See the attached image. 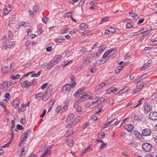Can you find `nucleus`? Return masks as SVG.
Wrapping results in <instances>:
<instances>
[{"mask_svg": "<svg viewBox=\"0 0 157 157\" xmlns=\"http://www.w3.org/2000/svg\"><path fill=\"white\" fill-rule=\"evenodd\" d=\"M53 91L52 86L50 85L46 90L44 93L43 94V97L41 98V100L43 101L47 100L49 97L51 95Z\"/></svg>", "mask_w": 157, "mask_h": 157, "instance_id": "1", "label": "nucleus"}, {"mask_svg": "<svg viewBox=\"0 0 157 157\" xmlns=\"http://www.w3.org/2000/svg\"><path fill=\"white\" fill-rule=\"evenodd\" d=\"M72 89V88L69 84L67 83L63 86L62 89V92L64 94H68Z\"/></svg>", "mask_w": 157, "mask_h": 157, "instance_id": "2", "label": "nucleus"}, {"mask_svg": "<svg viewBox=\"0 0 157 157\" xmlns=\"http://www.w3.org/2000/svg\"><path fill=\"white\" fill-rule=\"evenodd\" d=\"M142 148L146 152H150L152 150V146L150 143H146L143 144Z\"/></svg>", "mask_w": 157, "mask_h": 157, "instance_id": "3", "label": "nucleus"}, {"mask_svg": "<svg viewBox=\"0 0 157 157\" xmlns=\"http://www.w3.org/2000/svg\"><path fill=\"white\" fill-rule=\"evenodd\" d=\"M104 101L103 98H99L98 97H96L94 101L92 102V104L90 105L92 108L96 107L100 104L102 101Z\"/></svg>", "mask_w": 157, "mask_h": 157, "instance_id": "4", "label": "nucleus"}, {"mask_svg": "<svg viewBox=\"0 0 157 157\" xmlns=\"http://www.w3.org/2000/svg\"><path fill=\"white\" fill-rule=\"evenodd\" d=\"M15 41H10L6 43L2 47V48L7 49V48H10L14 47L15 45Z\"/></svg>", "mask_w": 157, "mask_h": 157, "instance_id": "5", "label": "nucleus"}, {"mask_svg": "<svg viewBox=\"0 0 157 157\" xmlns=\"http://www.w3.org/2000/svg\"><path fill=\"white\" fill-rule=\"evenodd\" d=\"M149 117L150 119L153 121L157 120V112H151L149 114Z\"/></svg>", "mask_w": 157, "mask_h": 157, "instance_id": "6", "label": "nucleus"}, {"mask_svg": "<svg viewBox=\"0 0 157 157\" xmlns=\"http://www.w3.org/2000/svg\"><path fill=\"white\" fill-rule=\"evenodd\" d=\"M151 109V107L150 104L146 102L144 106V112L146 113L150 112Z\"/></svg>", "mask_w": 157, "mask_h": 157, "instance_id": "7", "label": "nucleus"}, {"mask_svg": "<svg viewBox=\"0 0 157 157\" xmlns=\"http://www.w3.org/2000/svg\"><path fill=\"white\" fill-rule=\"evenodd\" d=\"M151 134L150 129L147 128H144L142 131V135L144 136H149Z\"/></svg>", "mask_w": 157, "mask_h": 157, "instance_id": "8", "label": "nucleus"}, {"mask_svg": "<svg viewBox=\"0 0 157 157\" xmlns=\"http://www.w3.org/2000/svg\"><path fill=\"white\" fill-rule=\"evenodd\" d=\"M9 68L7 67H2V70L3 74L5 75L6 74H8L9 73H11L12 72L14 71L12 70L9 71Z\"/></svg>", "mask_w": 157, "mask_h": 157, "instance_id": "9", "label": "nucleus"}, {"mask_svg": "<svg viewBox=\"0 0 157 157\" xmlns=\"http://www.w3.org/2000/svg\"><path fill=\"white\" fill-rule=\"evenodd\" d=\"M91 94L90 93H85L84 94L82 95L81 97V98H83L84 99L82 100V101L83 100H85L87 99H91L93 98L92 97H91L90 95Z\"/></svg>", "mask_w": 157, "mask_h": 157, "instance_id": "10", "label": "nucleus"}, {"mask_svg": "<svg viewBox=\"0 0 157 157\" xmlns=\"http://www.w3.org/2000/svg\"><path fill=\"white\" fill-rule=\"evenodd\" d=\"M31 84L30 82L26 80L22 82L21 85L23 87L28 88L31 86Z\"/></svg>", "mask_w": 157, "mask_h": 157, "instance_id": "11", "label": "nucleus"}, {"mask_svg": "<svg viewBox=\"0 0 157 157\" xmlns=\"http://www.w3.org/2000/svg\"><path fill=\"white\" fill-rule=\"evenodd\" d=\"M124 128L128 131L132 132L134 128V126L132 124H128L124 126Z\"/></svg>", "mask_w": 157, "mask_h": 157, "instance_id": "12", "label": "nucleus"}, {"mask_svg": "<svg viewBox=\"0 0 157 157\" xmlns=\"http://www.w3.org/2000/svg\"><path fill=\"white\" fill-rule=\"evenodd\" d=\"M52 152V151L51 150H48V148H46L44 153L42 155L41 157H45V155L47 156H49L51 154Z\"/></svg>", "mask_w": 157, "mask_h": 157, "instance_id": "13", "label": "nucleus"}, {"mask_svg": "<svg viewBox=\"0 0 157 157\" xmlns=\"http://www.w3.org/2000/svg\"><path fill=\"white\" fill-rule=\"evenodd\" d=\"M133 134L136 138L139 139H141L142 138V135L138 131L135 130L133 132Z\"/></svg>", "mask_w": 157, "mask_h": 157, "instance_id": "14", "label": "nucleus"}, {"mask_svg": "<svg viewBox=\"0 0 157 157\" xmlns=\"http://www.w3.org/2000/svg\"><path fill=\"white\" fill-rule=\"evenodd\" d=\"M20 100L19 99L14 100L13 102V105L15 109H17L19 106Z\"/></svg>", "mask_w": 157, "mask_h": 157, "instance_id": "15", "label": "nucleus"}, {"mask_svg": "<svg viewBox=\"0 0 157 157\" xmlns=\"http://www.w3.org/2000/svg\"><path fill=\"white\" fill-rule=\"evenodd\" d=\"M75 117V115L73 113L69 114L67 117L66 122L68 123V122L73 120Z\"/></svg>", "mask_w": 157, "mask_h": 157, "instance_id": "16", "label": "nucleus"}, {"mask_svg": "<svg viewBox=\"0 0 157 157\" xmlns=\"http://www.w3.org/2000/svg\"><path fill=\"white\" fill-rule=\"evenodd\" d=\"M110 119H108L107 120L104 126V128H106L109 124H111L113 122L115 121L116 119H115L114 120H111V121H110L109 120Z\"/></svg>", "mask_w": 157, "mask_h": 157, "instance_id": "17", "label": "nucleus"}, {"mask_svg": "<svg viewBox=\"0 0 157 157\" xmlns=\"http://www.w3.org/2000/svg\"><path fill=\"white\" fill-rule=\"evenodd\" d=\"M29 23L28 22H22L19 23V26L17 28V29H19L20 27L23 26L24 27H26L28 26L29 25Z\"/></svg>", "mask_w": 157, "mask_h": 157, "instance_id": "18", "label": "nucleus"}, {"mask_svg": "<svg viewBox=\"0 0 157 157\" xmlns=\"http://www.w3.org/2000/svg\"><path fill=\"white\" fill-rule=\"evenodd\" d=\"M131 118L133 121H138L139 119L138 116L136 114H132L131 115Z\"/></svg>", "mask_w": 157, "mask_h": 157, "instance_id": "19", "label": "nucleus"}, {"mask_svg": "<svg viewBox=\"0 0 157 157\" xmlns=\"http://www.w3.org/2000/svg\"><path fill=\"white\" fill-rule=\"evenodd\" d=\"M8 85L7 82H4L1 84L0 88L2 90H4L8 87Z\"/></svg>", "mask_w": 157, "mask_h": 157, "instance_id": "20", "label": "nucleus"}, {"mask_svg": "<svg viewBox=\"0 0 157 157\" xmlns=\"http://www.w3.org/2000/svg\"><path fill=\"white\" fill-rule=\"evenodd\" d=\"M88 27V25L85 23H82L79 25V27L83 30L87 28Z\"/></svg>", "mask_w": 157, "mask_h": 157, "instance_id": "21", "label": "nucleus"}, {"mask_svg": "<svg viewBox=\"0 0 157 157\" xmlns=\"http://www.w3.org/2000/svg\"><path fill=\"white\" fill-rule=\"evenodd\" d=\"M98 143H100L101 144L99 147V149H101L104 148V146L105 145V144L102 140H98Z\"/></svg>", "mask_w": 157, "mask_h": 157, "instance_id": "22", "label": "nucleus"}, {"mask_svg": "<svg viewBox=\"0 0 157 157\" xmlns=\"http://www.w3.org/2000/svg\"><path fill=\"white\" fill-rule=\"evenodd\" d=\"M42 72V70H40L38 72L36 73H33L31 75V77H38L40 76V74Z\"/></svg>", "mask_w": 157, "mask_h": 157, "instance_id": "23", "label": "nucleus"}, {"mask_svg": "<svg viewBox=\"0 0 157 157\" xmlns=\"http://www.w3.org/2000/svg\"><path fill=\"white\" fill-rule=\"evenodd\" d=\"M109 54L106 51L103 55L102 58L103 59L105 58L106 60H107L110 57V56H108Z\"/></svg>", "mask_w": 157, "mask_h": 157, "instance_id": "24", "label": "nucleus"}, {"mask_svg": "<svg viewBox=\"0 0 157 157\" xmlns=\"http://www.w3.org/2000/svg\"><path fill=\"white\" fill-rule=\"evenodd\" d=\"M54 58L55 59H56V61L57 62H58L60 61L62 58V56L60 55H56V56Z\"/></svg>", "mask_w": 157, "mask_h": 157, "instance_id": "25", "label": "nucleus"}, {"mask_svg": "<svg viewBox=\"0 0 157 157\" xmlns=\"http://www.w3.org/2000/svg\"><path fill=\"white\" fill-rule=\"evenodd\" d=\"M67 125V127L68 128H71L75 124V122H74V120L72 122H68Z\"/></svg>", "mask_w": 157, "mask_h": 157, "instance_id": "26", "label": "nucleus"}, {"mask_svg": "<svg viewBox=\"0 0 157 157\" xmlns=\"http://www.w3.org/2000/svg\"><path fill=\"white\" fill-rule=\"evenodd\" d=\"M133 26V25L131 24V21L130 20L128 22H127L126 25V27L127 28L129 29L132 28Z\"/></svg>", "mask_w": 157, "mask_h": 157, "instance_id": "27", "label": "nucleus"}, {"mask_svg": "<svg viewBox=\"0 0 157 157\" xmlns=\"http://www.w3.org/2000/svg\"><path fill=\"white\" fill-rule=\"evenodd\" d=\"M33 64L31 63H25L23 65V67L25 68H29L30 67H32Z\"/></svg>", "mask_w": 157, "mask_h": 157, "instance_id": "28", "label": "nucleus"}, {"mask_svg": "<svg viewBox=\"0 0 157 157\" xmlns=\"http://www.w3.org/2000/svg\"><path fill=\"white\" fill-rule=\"evenodd\" d=\"M145 32H146V31H143V30H140L137 32L133 33L134 34H133V33H132V36H135L137 34H140V33H143Z\"/></svg>", "mask_w": 157, "mask_h": 157, "instance_id": "29", "label": "nucleus"}, {"mask_svg": "<svg viewBox=\"0 0 157 157\" xmlns=\"http://www.w3.org/2000/svg\"><path fill=\"white\" fill-rule=\"evenodd\" d=\"M68 140L67 141L68 146L69 147L72 146L74 144V141L72 140Z\"/></svg>", "mask_w": 157, "mask_h": 157, "instance_id": "30", "label": "nucleus"}, {"mask_svg": "<svg viewBox=\"0 0 157 157\" xmlns=\"http://www.w3.org/2000/svg\"><path fill=\"white\" fill-rule=\"evenodd\" d=\"M106 46L105 45H102L98 47V50L100 52H103L104 50L106 48Z\"/></svg>", "mask_w": 157, "mask_h": 157, "instance_id": "31", "label": "nucleus"}, {"mask_svg": "<svg viewBox=\"0 0 157 157\" xmlns=\"http://www.w3.org/2000/svg\"><path fill=\"white\" fill-rule=\"evenodd\" d=\"M20 75L17 74L15 75H12L10 76V78L13 80H16L19 78L20 77Z\"/></svg>", "mask_w": 157, "mask_h": 157, "instance_id": "32", "label": "nucleus"}, {"mask_svg": "<svg viewBox=\"0 0 157 157\" xmlns=\"http://www.w3.org/2000/svg\"><path fill=\"white\" fill-rule=\"evenodd\" d=\"M91 58H87L86 59H83L84 60L83 63L86 65L89 64L91 62L90 60Z\"/></svg>", "mask_w": 157, "mask_h": 157, "instance_id": "33", "label": "nucleus"}, {"mask_svg": "<svg viewBox=\"0 0 157 157\" xmlns=\"http://www.w3.org/2000/svg\"><path fill=\"white\" fill-rule=\"evenodd\" d=\"M91 55L92 54L90 52H89L88 53L85 55L83 56V59H86L87 58H91L90 57Z\"/></svg>", "mask_w": 157, "mask_h": 157, "instance_id": "34", "label": "nucleus"}, {"mask_svg": "<svg viewBox=\"0 0 157 157\" xmlns=\"http://www.w3.org/2000/svg\"><path fill=\"white\" fill-rule=\"evenodd\" d=\"M69 84L72 87V89H74L75 86L76 84V83L75 81H71L70 83H69Z\"/></svg>", "mask_w": 157, "mask_h": 157, "instance_id": "35", "label": "nucleus"}, {"mask_svg": "<svg viewBox=\"0 0 157 157\" xmlns=\"http://www.w3.org/2000/svg\"><path fill=\"white\" fill-rule=\"evenodd\" d=\"M68 29L67 27H65L63 28V29L61 30L60 32L61 34H64L66 33L68 31Z\"/></svg>", "mask_w": 157, "mask_h": 157, "instance_id": "36", "label": "nucleus"}, {"mask_svg": "<svg viewBox=\"0 0 157 157\" xmlns=\"http://www.w3.org/2000/svg\"><path fill=\"white\" fill-rule=\"evenodd\" d=\"M7 35L8 37L10 38H11L13 36V34L10 30H8L7 31Z\"/></svg>", "mask_w": 157, "mask_h": 157, "instance_id": "37", "label": "nucleus"}, {"mask_svg": "<svg viewBox=\"0 0 157 157\" xmlns=\"http://www.w3.org/2000/svg\"><path fill=\"white\" fill-rule=\"evenodd\" d=\"M74 11H72L69 13H66L64 14V16L65 17H70V15H72L74 14Z\"/></svg>", "mask_w": 157, "mask_h": 157, "instance_id": "38", "label": "nucleus"}, {"mask_svg": "<svg viewBox=\"0 0 157 157\" xmlns=\"http://www.w3.org/2000/svg\"><path fill=\"white\" fill-rule=\"evenodd\" d=\"M42 96H43V94L42 93H40L36 94L35 98L37 99H38L40 98Z\"/></svg>", "mask_w": 157, "mask_h": 157, "instance_id": "39", "label": "nucleus"}, {"mask_svg": "<svg viewBox=\"0 0 157 157\" xmlns=\"http://www.w3.org/2000/svg\"><path fill=\"white\" fill-rule=\"evenodd\" d=\"M10 10H8L7 8H6L4 9L2 14L3 15H6L9 13Z\"/></svg>", "mask_w": 157, "mask_h": 157, "instance_id": "40", "label": "nucleus"}, {"mask_svg": "<svg viewBox=\"0 0 157 157\" xmlns=\"http://www.w3.org/2000/svg\"><path fill=\"white\" fill-rule=\"evenodd\" d=\"M82 117L78 116L74 120V122H75V123L76 124L77 122H78L79 121H80Z\"/></svg>", "mask_w": 157, "mask_h": 157, "instance_id": "41", "label": "nucleus"}, {"mask_svg": "<svg viewBox=\"0 0 157 157\" xmlns=\"http://www.w3.org/2000/svg\"><path fill=\"white\" fill-rule=\"evenodd\" d=\"M102 87L101 86V85H99L97 86L95 88L94 90L95 91H97L100 90L102 89Z\"/></svg>", "mask_w": 157, "mask_h": 157, "instance_id": "42", "label": "nucleus"}, {"mask_svg": "<svg viewBox=\"0 0 157 157\" xmlns=\"http://www.w3.org/2000/svg\"><path fill=\"white\" fill-rule=\"evenodd\" d=\"M39 6L38 5H35L33 6V9L34 12H36L39 10Z\"/></svg>", "mask_w": 157, "mask_h": 157, "instance_id": "43", "label": "nucleus"}, {"mask_svg": "<svg viewBox=\"0 0 157 157\" xmlns=\"http://www.w3.org/2000/svg\"><path fill=\"white\" fill-rule=\"evenodd\" d=\"M61 109L62 107H61V106H58L56 109L55 111L56 113H59L61 110L63 111V110H62Z\"/></svg>", "mask_w": 157, "mask_h": 157, "instance_id": "44", "label": "nucleus"}, {"mask_svg": "<svg viewBox=\"0 0 157 157\" xmlns=\"http://www.w3.org/2000/svg\"><path fill=\"white\" fill-rule=\"evenodd\" d=\"M141 82H138L137 84H136V87H137L138 86H139V87H137L139 89H140V90L142 89L143 88V86H141Z\"/></svg>", "mask_w": 157, "mask_h": 157, "instance_id": "45", "label": "nucleus"}, {"mask_svg": "<svg viewBox=\"0 0 157 157\" xmlns=\"http://www.w3.org/2000/svg\"><path fill=\"white\" fill-rule=\"evenodd\" d=\"M105 135V133L104 132H103L100 133V135H98V137L100 139H102L104 137Z\"/></svg>", "mask_w": 157, "mask_h": 157, "instance_id": "46", "label": "nucleus"}, {"mask_svg": "<svg viewBox=\"0 0 157 157\" xmlns=\"http://www.w3.org/2000/svg\"><path fill=\"white\" fill-rule=\"evenodd\" d=\"M108 17H105L104 18H103L101 19V23H102L103 22H104L107 21L109 20Z\"/></svg>", "mask_w": 157, "mask_h": 157, "instance_id": "47", "label": "nucleus"}, {"mask_svg": "<svg viewBox=\"0 0 157 157\" xmlns=\"http://www.w3.org/2000/svg\"><path fill=\"white\" fill-rule=\"evenodd\" d=\"M57 62L56 61V59L54 58L51 61L50 63L52 65V66L55 65L57 63Z\"/></svg>", "mask_w": 157, "mask_h": 157, "instance_id": "48", "label": "nucleus"}, {"mask_svg": "<svg viewBox=\"0 0 157 157\" xmlns=\"http://www.w3.org/2000/svg\"><path fill=\"white\" fill-rule=\"evenodd\" d=\"M49 19V18L48 17H43L42 18V20L43 22L44 23H46L47 22L48 20Z\"/></svg>", "mask_w": 157, "mask_h": 157, "instance_id": "49", "label": "nucleus"}, {"mask_svg": "<svg viewBox=\"0 0 157 157\" xmlns=\"http://www.w3.org/2000/svg\"><path fill=\"white\" fill-rule=\"evenodd\" d=\"M30 104L29 102L28 101L26 104H22V107L24 108V109H25L26 107L27 106H29Z\"/></svg>", "mask_w": 157, "mask_h": 157, "instance_id": "50", "label": "nucleus"}, {"mask_svg": "<svg viewBox=\"0 0 157 157\" xmlns=\"http://www.w3.org/2000/svg\"><path fill=\"white\" fill-rule=\"evenodd\" d=\"M46 112V110L45 109H44L43 110V111L42 113L40 115V117L41 118H43L44 117V116L45 115Z\"/></svg>", "mask_w": 157, "mask_h": 157, "instance_id": "51", "label": "nucleus"}, {"mask_svg": "<svg viewBox=\"0 0 157 157\" xmlns=\"http://www.w3.org/2000/svg\"><path fill=\"white\" fill-rule=\"evenodd\" d=\"M55 99H53L51 100L49 102V105H50L51 106L53 105L55 103Z\"/></svg>", "mask_w": 157, "mask_h": 157, "instance_id": "52", "label": "nucleus"}, {"mask_svg": "<svg viewBox=\"0 0 157 157\" xmlns=\"http://www.w3.org/2000/svg\"><path fill=\"white\" fill-rule=\"evenodd\" d=\"M35 72V71H31L30 72H29L26 73L25 75H23V77L27 76H28L30 75H32L33 73H34Z\"/></svg>", "mask_w": 157, "mask_h": 157, "instance_id": "53", "label": "nucleus"}, {"mask_svg": "<svg viewBox=\"0 0 157 157\" xmlns=\"http://www.w3.org/2000/svg\"><path fill=\"white\" fill-rule=\"evenodd\" d=\"M116 49V48H111L110 49L108 50V51H106V52H107L108 54H109L110 53H111L112 52L114 51Z\"/></svg>", "mask_w": 157, "mask_h": 157, "instance_id": "54", "label": "nucleus"}, {"mask_svg": "<svg viewBox=\"0 0 157 157\" xmlns=\"http://www.w3.org/2000/svg\"><path fill=\"white\" fill-rule=\"evenodd\" d=\"M109 30L110 32L113 33L116 32L115 29L113 27H111L109 28Z\"/></svg>", "mask_w": 157, "mask_h": 157, "instance_id": "55", "label": "nucleus"}, {"mask_svg": "<svg viewBox=\"0 0 157 157\" xmlns=\"http://www.w3.org/2000/svg\"><path fill=\"white\" fill-rule=\"evenodd\" d=\"M12 141L11 140H9V141L6 144H5L3 146V147H7L9 145L11 144Z\"/></svg>", "mask_w": 157, "mask_h": 157, "instance_id": "56", "label": "nucleus"}, {"mask_svg": "<svg viewBox=\"0 0 157 157\" xmlns=\"http://www.w3.org/2000/svg\"><path fill=\"white\" fill-rule=\"evenodd\" d=\"M122 68H116L115 69V72L116 73H118L120 72Z\"/></svg>", "mask_w": 157, "mask_h": 157, "instance_id": "57", "label": "nucleus"}, {"mask_svg": "<svg viewBox=\"0 0 157 157\" xmlns=\"http://www.w3.org/2000/svg\"><path fill=\"white\" fill-rule=\"evenodd\" d=\"M78 1V0H69V3L71 4H74L77 2Z\"/></svg>", "mask_w": 157, "mask_h": 157, "instance_id": "58", "label": "nucleus"}, {"mask_svg": "<svg viewBox=\"0 0 157 157\" xmlns=\"http://www.w3.org/2000/svg\"><path fill=\"white\" fill-rule=\"evenodd\" d=\"M96 69L97 68L95 67H94L90 69V71L92 73H94L96 71Z\"/></svg>", "mask_w": 157, "mask_h": 157, "instance_id": "59", "label": "nucleus"}, {"mask_svg": "<svg viewBox=\"0 0 157 157\" xmlns=\"http://www.w3.org/2000/svg\"><path fill=\"white\" fill-rule=\"evenodd\" d=\"M151 44L152 45H157V40H154L153 41H151L150 42Z\"/></svg>", "mask_w": 157, "mask_h": 157, "instance_id": "60", "label": "nucleus"}, {"mask_svg": "<svg viewBox=\"0 0 157 157\" xmlns=\"http://www.w3.org/2000/svg\"><path fill=\"white\" fill-rule=\"evenodd\" d=\"M17 129H19L20 130H22L23 129V127L21 125L18 124L17 125Z\"/></svg>", "mask_w": 157, "mask_h": 157, "instance_id": "61", "label": "nucleus"}, {"mask_svg": "<svg viewBox=\"0 0 157 157\" xmlns=\"http://www.w3.org/2000/svg\"><path fill=\"white\" fill-rule=\"evenodd\" d=\"M48 84V83H45L44 84L42 85L41 86V88L42 89H44V88H45L46 87L47 85Z\"/></svg>", "mask_w": 157, "mask_h": 157, "instance_id": "62", "label": "nucleus"}, {"mask_svg": "<svg viewBox=\"0 0 157 157\" xmlns=\"http://www.w3.org/2000/svg\"><path fill=\"white\" fill-rule=\"evenodd\" d=\"M111 88V89L112 93H114L118 90V89L116 87H113Z\"/></svg>", "mask_w": 157, "mask_h": 157, "instance_id": "63", "label": "nucleus"}, {"mask_svg": "<svg viewBox=\"0 0 157 157\" xmlns=\"http://www.w3.org/2000/svg\"><path fill=\"white\" fill-rule=\"evenodd\" d=\"M5 97L6 98L9 99L10 98V95L9 93H7L5 95Z\"/></svg>", "mask_w": 157, "mask_h": 157, "instance_id": "64", "label": "nucleus"}]
</instances>
